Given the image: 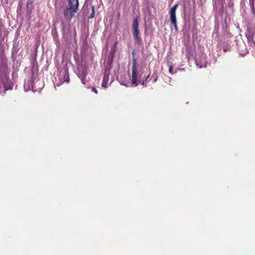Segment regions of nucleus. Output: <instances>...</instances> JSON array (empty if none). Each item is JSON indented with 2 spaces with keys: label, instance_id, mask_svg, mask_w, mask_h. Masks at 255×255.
Here are the masks:
<instances>
[{
  "label": "nucleus",
  "instance_id": "f8f14e48",
  "mask_svg": "<svg viewBox=\"0 0 255 255\" xmlns=\"http://www.w3.org/2000/svg\"><path fill=\"white\" fill-rule=\"evenodd\" d=\"M82 83H83V84H85V83H86L85 80H84V79H82Z\"/></svg>",
  "mask_w": 255,
  "mask_h": 255
},
{
  "label": "nucleus",
  "instance_id": "6e6552de",
  "mask_svg": "<svg viewBox=\"0 0 255 255\" xmlns=\"http://www.w3.org/2000/svg\"><path fill=\"white\" fill-rule=\"evenodd\" d=\"M173 70V66H169V72L170 73L173 74L174 73L172 71Z\"/></svg>",
  "mask_w": 255,
  "mask_h": 255
},
{
  "label": "nucleus",
  "instance_id": "39448f33",
  "mask_svg": "<svg viewBox=\"0 0 255 255\" xmlns=\"http://www.w3.org/2000/svg\"><path fill=\"white\" fill-rule=\"evenodd\" d=\"M109 72L106 71L104 73L103 78V82L102 86L103 87L106 88L107 83L109 81Z\"/></svg>",
  "mask_w": 255,
  "mask_h": 255
},
{
  "label": "nucleus",
  "instance_id": "423d86ee",
  "mask_svg": "<svg viewBox=\"0 0 255 255\" xmlns=\"http://www.w3.org/2000/svg\"><path fill=\"white\" fill-rule=\"evenodd\" d=\"M250 5L252 9V12L254 15H255V0H249Z\"/></svg>",
  "mask_w": 255,
  "mask_h": 255
},
{
  "label": "nucleus",
  "instance_id": "f03ea898",
  "mask_svg": "<svg viewBox=\"0 0 255 255\" xmlns=\"http://www.w3.org/2000/svg\"><path fill=\"white\" fill-rule=\"evenodd\" d=\"M132 33L134 36L135 42L138 45L142 44V39L139 35V32L138 29V20L136 17L133 21L132 25Z\"/></svg>",
  "mask_w": 255,
  "mask_h": 255
},
{
  "label": "nucleus",
  "instance_id": "9b49d317",
  "mask_svg": "<svg viewBox=\"0 0 255 255\" xmlns=\"http://www.w3.org/2000/svg\"><path fill=\"white\" fill-rule=\"evenodd\" d=\"M146 82L144 81H143L141 83V85L143 86H146Z\"/></svg>",
  "mask_w": 255,
  "mask_h": 255
},
{
  "label": "nucleus",
  "instance_id": "ddd939ff",
  "mask_svg": "<svg viewBox=\"0 0 255 255\" xmlns=\"http://www.w3.org/2000/svg\"><path fill=\"white\" fill-rule=\"evenodd\" d=\"M156 80H157V79L156 78L154 79V82H155L156 81Z\"/></svg>",
  "mask_w": 255,
  "mask_h": 255
},
{
  "label": "nucleus",
  "instance_id": "0eeeda50",
  "mask_svg": "<svg viewBox=\"0 0 255 255\" xmlns=\"http://www.w3.org/2000/svg\"><path fill=\"white\" fill-rule=\"evenodd\" d=\"M95 16V10H94V6H92V12L90 14V16H89V18H93Z\"/></svg>",
  "mask_w": 255,
  "mask_h": 255
},
{
  "label": "nucleus",
  "instance_id": "7ed1b4c3",
  "mask_svg": "<svg viewBox=\"0 0 255 255\" xmlns=\"http://www.w3.org/2000/svg\"><path fill=\"white\" fill-rule=\"evenodd\" d=\"M178 6V3L175 4L169 10L170 20L172 24L173 25L175 29H177V24L176 17V10Z\"/></svg>",
  "mask_w": 255,
  "mask_h": 255
},
{
  "label": "nucleus",
  "instance_id": "f257e3e1",
  "mask_svg": "<svg viewBox=\"0 0 255 255\" xmlns=\"http://www.w3.org/2000/svg\"><path fill=\"white\" fill-rule=\"evenodd\" d=\"M78 5V0H68V5L65 8L63 11L65 18L71 19L74 13L77 12Z\"/></svg>",
  "mask_w": 255,
  "mask_h": 255
},
{
  "label": "nucleus",
  "instance_id": "20e7f679",
  "mask_svg": "<svg viewBox=\"0 0 255 255\" xmlns=\"http://www.w3.org/2000/svg\"><path fill=\"white\" fill-rule=\"evenodd\" d=\"M136 59L133 58L132 59V73H131V83L135 86H137V68H136Z\"/></svg>",
  "mask_w": 255,
  "mask_h": 255
},
{
  "label": "nucleus",
  "instance_id": "9d476101",
  "mask_svg": "<svg viewBox=\"0 0 255 255\" xmlns=\"http://www.w3.org/2000/svg\"><path fill=\"white\" fill-rule=\"evenodd\" d=\"M149 75H148L147 76L144 77V80L143 81H144L145 82H146L147 81V79H148V78L149 77Z\"/></svg>",
  "mask_w": 255,
  "mask_h": 255
},
{
  "label": "nucleus",
  "instance_id": "1a4fd4ad",
  "mask_svg": "<svg viewBox=\"0 0 255 255\" xmlns=\"http://www.w3.org/2000/svg\"><path fill=\"white\" fill-rule=\"evenodd\" d=\"M92 91L93 92H94L95 94H98V91L96 89V88H95L94 87H93L92 89Z\"/></svg>",
  "mask_w": 255,
  "mask_h": 255
}]
</instances>
